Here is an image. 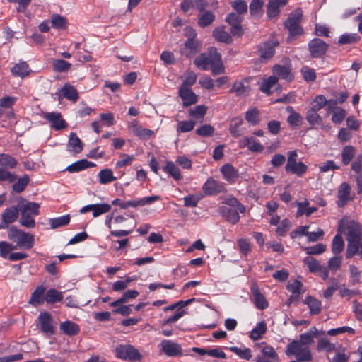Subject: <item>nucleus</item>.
Returning a JSON list of instances; mask_svg holds the SVG:
<instances>
[{
	"instance_id": "obj_54",
	"label": "nucleus",
	"mask_w": 362,
	"mask_h": 362,
	"mask_svg": "<svg viewBox=\"0 0 362 362\" xmlns=\"http://www.w3.org/2000/svg\"><path fill=\"white\" fill-rule=\"evenodd\" d=\"M30 181L29 176L28 175H24L23 177L18 179V180L15 182H13L12 189L13 192L16 193L22 192L27 185H28Z\"/></svg>"
},
{
	"instance_id": "obj_18",
	"label": "nucleus",
	"mask_w": 362,
	"mask_h": 362,
	"mask_svg": "<svg viewBox=\"0 0 362 362\" xmlns=\"http://www.w3.org/2000/svg\"><path fill=\"white\" fill-rule=\"evenodd\" d=\"M43 118L47 120L55 130L63 129L67 126L66 121L62 119V115L59 112H45L43 115Z\"/></svg>"
},
{
	"instance_id": "obj_17",
	"label": "nucleus",
	"mask_w": 362,
	"mask_h": 362,
	"mask_svg": "<svg viewBox=\"0 0 362 362\" xmlns=\"http://www.w3.org/2000/svg\"><path fill=\"white\" fill-rule=\"evenodd\" d=\"M279 45V42H265L259 44L257 47V52L262 61H267L270 59L275 53V47Z\"/></svg>"
},
{
	"instance_id": "obj_19",
	"label": "nucleus",
	"mask_w": 362,
	"mask_h": 362,
	"mask_svg": "<svg viewBox=\"0 0 362 362\" xmlns=\"http://www.w3.org/2000/svg\"><path fill=\"white\" fill-rule=\"evenodd\" d=\"M111 209V205L107 203L88 204L82 207L80 213L85 214L88 211L93 212L94 218L98 217L103 214L107 213Z\"/></svg>"
},
{
	"instance_id": "obj_49",
	"label": "nucleus",
	"mask_w": 362,
	"mask_h": 362,
	"mask_svg": "<svg viewBox=\"0 0 362 362\" xmlns=\"http://www.w3.org/2000/svg\"><path fill=\"white\" fill-rule=\"evenodd\" d=\"M33 215L26 213L25 211H21L20 224L26 228H33L35 226V221Z\"/></svg>"
},
{
	"instance_id": "obj_20",
	"label": "nucleus",
	"mask_w": 362,
	"mask_h": 362,
	"mask_svg": "<svg viewBox=\"0 0 362 362\" xmlns=\"http://www.w3.org/2000/svg\"><path fill=\"white\" fill-rule=\"evenodd\" d=\"M253 296V303L255 308L259 310H265L269 306V303L265 296L260 292L257 284H254L250 288Z\"/></svg>"
},
{
	"instance_id": "obj_12",
	"label": "nucleus",
	"mask_w": 362,
	"mask_h": 362,
	"mask_svg": "<svg viewBox=\"0 0 362 362\" xmlns=\"http://www.w3.org/2000/svg\"><path fill=\"white\" fill-rule=\"evenodd\" d=\"M251 78L244 77L241 80L235 81L230 89L228 90V93H234L237 97H245L249 95L250 92V86L248 85Z\"/></svg>"
},
{
	"instance_id": "obj_29",
	"label": "nucleus",
	"mask_w": 362,
	"mask_h": 362,
	"mask_svg": "<svg viewBox=\"0 0 362 362\" xmlns=\"http://www.w3.org/2000/svg\"><path fill=\"white\" fill-rule=\"evenodd\" d=\"M45 300V288L42 286H39L31 293L29 303L33 306L41 305Z\"/></svg>"
},
{
	"instance_id": "obj_22",
	"label": "nucleus",
	"mask_w": 362,
	"mask_h": 362,
	"mask_svg": "<svg viewBox=\"0 0 362 362\" xmlns=\"http://www.w3.org/2000/svg\"><path fill=\"white\" fill-rule=\"evenodd\" d=\"M179 96L182 100L183 106L185 107L195 104L198 100L197 95L192 91L191 88L180 87Z\"/></svg>"
},
{
	"instance_id": "obj_28",
	"label": "nucleus",
	"mask_w": 362,
	"mask_h": 362,
	"mask_svg": "<svg viewBox=\"0 0 362 362\" xmlns=\"http://www.w3.org/2000/svg\"><path fill=\"white\" fill-rule=\"evenodd\" d=\"M272 71L276 76H279L287 81H292L294 78L291 71V69L286 66L276 64L273 66Z\"/></svg>"
},
{
	"instance_id": "obj_50",
	"label": "nucleus",
	"mask_w": 362,
	"mask_h": 362,
	"mask_svg": "<svg viewBox=\"0 0 362 362\" xmlns=\"http://www.w3.org/2000/svg\"><path fill=\"white\" fill-rule=\"evenodd\" d=\"M51 23L52 26L57 30L66 29L68 25L66 18L59 14H53L51 16Z\"/></svg>"
},
{
	"instance_id": "obj_9",
	"label": "nucleus",
	"mask_w": 362,
	"mask_h": 362,
	"mask_svg": "<svg viewBox=\"0 0 362 362\" xmlns=\"http://www.w3.org/2000/svg\"><path fill=\"white\" fill-rule=\"evenodd\" d=\"M37 321L42 333L47 337L54 334L56 327L53 323L52 316L50 313L47 311L40 312L37 317Z\"/></svg>"
},
{
	"instance_id": "obj_36",
	"label": "nucleus",
	"mask_w": 362,
	"mask_h": 362,
	"mask_svg": "<svg viewBox=\"0 0 362 362\" xmlns=\"http://www.w3.org/2000/svg\"><path fill=\"white\" fill-rule=\"evenodd\" d=\"M309 205L310 203L307 200L304 202H297L298 209L296 211V217H300L304 214L307 217H309L313 213L315 212L317 210V207H310L309 206Z\"/></svg>"
},
{
	"instance_id": "obj_34",
	"label": "nucleus",
	"mask_w": 362,
	"mask_h": 362,
	"mask_svg": "<svg viewBox=\"0 0 362 362\" xmlns=\"http://www.w3.org/2000/svg\"><path fill=\"white\" fill-rule=\"evenodd\" d=\"M286 110L289 113L287 117L288 124L293 128L299 127L303 121V117L300 114L296 112L292 106H288Z\"/></svg>"
},
{
	"instance_id": "obj_10",
	"label": "nucleus",
	"mask_w": 362,
	"mask_h": 362,
	"mask_svg": "<svg viewBox=\"0 0 362 362\" xmlns=\"http://www.w3.org/2000/svg\"><path fill=\"white\" fill-rule=\"evenodd\" d=\"M128 129L141 140H148L155 135L154 131L144 128L138 119H133L127 122Z\"/></svg>"
},
{
	"instance_id": "obj_8",
	"label": "nucleus",
	"mask_w": 362,
	"mask_h": 362,
	"mask_svg": "<svg viewBox=\"0 0 362 362\" xmlns=\"http://www.w3.org/2000/svg\"><path fill=\"white\" fill-rule=\"evenodd\" d=\"M202 192L205 196H215L219 194L225 193L227 189L225 184L216 180L214 177H209L202 185Z\"/></svg>"
},
{
	"instance_id": "obj_62",
	"label": "nucleus",
	"mask_w": 362,
	"mask_h": 362,
	"mask_svg": "<svg viewBox=\"0 0 362 362\" xmlns=\"http://www.w3.org/2000/svg\"><path fill=\"white\" fill-rule=\"evenodd\" d=\"M346 115V112L344 109L340 107H334V113L331 120L335 124H340L345 119Z\"/></svg>"
},
{
	"instance_id": "obj_47",
	"label": "nucleus",
	"mask_w": 362,
	"mask_h": 362,
	"mask_svg": "<svg viewBox=\"0 0 362 362\" xmlns=\"http://www.w3.org/2000/svg\"><path fill=\"white\" fill-rule=\"evenodd\" d=\"M99 181L103 185L109 184L117 180V177L113 175V172L110 168L101 170L98 175Z\"/></svg>"
},
{
	"instance_id": "obj_26",
	"label": "nucleus",
	"mask_w": 362,
	"mask_h": 362,
	"mask_svg": "<svg viewBox=\"0 0 362 362\" xmlns=\"http://www.w3.org/2000/svg\"><path fill=\"white\" fill-rule=\"evenodd\" d=\"M346 258H351L355 255H360L362 258V238L347 241Z\"/></svg>"
},
{
	"instance_id": "obj_64",
	"label": "nucleus",
	"mask_w": 362,
	"mask_h": 362,
	"mask_svg": "<svg viewBox=\"0 0 362 362\" xmlns=\"http://www.w3.org/2000/svg\"><path fill=\"white\" fill-rule=\"evenodd\" d=\"M237 244L240 253L245 257H247L252 250V246L248 239L240 238L237 240Z\"/></svg>"
},
{
	"instance_id": "obj_39",
	"label": "nucleus",
	"mask_w": 362,
	"mask_h": 362,
	"mask_svg": "<svg viewBox=\"0 0 362 362\" xmlns=\"http://www.w3.org/2000/svg\"><path fill=\"white\" fill-rule=\"evenodd\" d=\"M278 82V78L276 76H270L267 79L262 80L259 83V90L267 95L272 93L271 88L276 84Z\"/></svg>"
},
{
	"instance_id": "obj_51",
	"label": "nucleus",
	"mask_w": 362,
	"mask_h": 362,
	"mask_svg": "<svg viewBox=\"0 0 362 362\" xmlns=\"http://www.w3.org/2000/svg\"><path fill=\"white\" fill-rule=\"evenodd\" d=\"M267 332V325L264 321L258 323L256 327L250 332V337L256 341L262 338V335Z\"/></svg>"
},
{
	"instance_id": "obj_42",
	"label": "nucleus",
	"mask_w": 362,
	"mask_h": 362,
	"mask_svg": "<svg viewBox=\"0 0 362 362\" xmlns=\"http://www.w3.org/2000/svg\"><path fill=\"white\" fill-rule=\"evenodd\" d=\"M215 18V15L212 11H205L199 16L198 25L200 28H206L213 23Z\"/></svg>"
},
{
	"instance_id": "obj_37",
	"label": "nucleus",
	"mask_w": 362,
	"mask_h": 362,
	"mask_svg": "<svg viewBox=\"0 0 362 362\" xmlns=\"http://www.w3.org/2000/svg\"><path fill=\"white\" fill-rule=\"evenodd\" d=\"M308 168V166L301 161L289 166H285V170L287 173L293 174L298 177H302L307 172Z\"/></svg>"
},
{
	"instance_id": "obj_38",
	"label": "nucleus",
	"mask_w": 362,
	"mask_h": 362,
	"mask_svg": "<svg viewBox=\"0 0 362 362\" xmlns=\"http://www.w3.org/2000/svg\"><path fill=\"white\" fill-rule=\"evenodd\" d=\"M264 0H252L249 6L250 15L256 18L262 17L264 13Z\"/></svg>"
},
{
	"instance_id": "obj_7",
	"label": "nucleus",
	"mask_w": 362,
	"mask_h": 362,
	"mask_svg": "<svg viewBox=\"0 0 362 362\" xmlns=\"http://www.w3.org/2000/svg\"><path fill=\"white\" fill-rule=\"evenodd\" d=\"M117 358L130 361H139L142 359V355L132 345L120 344L115 349Z\"/></svg>"
},
{
	"instance_id": "obj_58",
	"label": "nucleus",
	"mask_w": 362,
	"mask_h": 362,
	"mask_svg": "<svg viewBox=\"0 0 362 362\" xmlns=\"http://www.w3.org/2000/svg\"><path fill=\"white\" fill-rule=\"evenodd\" d=\"M344 248V241L341 235H336L332 240V251L334 254L341 253Z\"/></svg>"
},
{
	"instance_id": "obj_15",
	"label": "nucleus",
	"mask_w": 362,
	"mask_h": 362,
	"mask_svg": "<svg viewBox=\"0 0 362 362\" xmlns=\"http://www.w3.org/2000/svg\"><path fill=\"white\" fill-rule=\"evenodd\" d=\"M328 49V45L320 38H314L308 42V49L313 58L323 56Z\"/></svg>"
},
{
	"instance_id": "obj_11",
	"label": "nucleus",
	"mask_w": 362,
	"mask_h": 362,
	"mask_svg": "<svg viewBox=\"0 0 362 362\" xmlns=\"http://www.w3.org/2000/svg\"><path fill=\"white\" fill-rule=\"evenodd\" d=\"M161 351L168 357H180L183 355L180 344L170 339H163L160 344Z\"/></svg>"
},
{
	"instance_id": "obj_59",
	"label": "nucleus",
	"mask_w": 362,
	"mask_h": 362,
	"mask_svg": "<svg viewBox=\"0 0 362 362\" xmlns=\"http://www.w3.org/2000/svg\"><path fill=\"white\" fill-rule=\"evenodd\" d=\"M327 105V100L323 95H317L311 103L310 110L318 112Z\"/></svg>"
},
{
	"instance_id": "obj_56",
	"label": "nucleus",
	"mask_w": 362,
	"mask_h": 362,
	"mask_svg": "<svg viewBox=\"0 0 362 362\" xmlns=\"http://www.w3.org/2000/svg\"><path fill=\"white\" fill-rule=\"evenodd\" d=\"M228 349L235 354L241 359L249 361L252 356V351L250 348L245 347L242 349L237 346H230Z\"/></svg>"
},
{
	"instance_id": "obj_61",
	"label": "nucleus",
	"mask_w": 362,
	"mask_h": 362,
	"mask_svg": "<svg viewBox=\"0 0 362 362\" xmlns=\"http://www.w3.org/2000/svg\"><path fill=\"white\" fill-rule=\"evenodd\" d=\"M202 198L203 195L202 194H189L183 198L184 206L186 207H196Z\"/></svg>"
},
{
	"instance_id": "obj_33",
	"label": "nucleus",
	"mask_w": 362,
	"mask_h": 362,
	"mask_svg": "<svg viewBox=\"0 0 362 362\" xmlns=\"http://www.w3.org/2000/svg\"><path fill=\"white\" fill-rule=\"evenodd\" d=\"M60 330L65 334L74 337L77 335L80 332L79 326L70 320H66L60 324Z\"/></svg>"
},
{
	"instance_id": "obj_60",
	"label": "nucleus",
	"mask_w": 362,
	"mask_h": 362,
	"mask_svg": "<svg viewBox=\"0 0 362 362\" xmlns=\"http://www.w3.org/2000/svg\"><path fill=\"white\" fill-rule=\"evenodd\" d=\"M207 111V107L204 105H199L189 110V115L197 119H203Z\"/></svg>"
},
{
	"instance_id": "obj_46",
	"label": "nucleus",
	"mask_w": 362,
	"mask_h": 362,
	"mask_svg": "<svg viewBox=\"0 0 362 362\" xmlns=\"http://www.w3.org/2000/svg\"><path fill=\"white\" fill-rule=\"evenodd\" d=\"M259 110L257 107L249 109L245 112V119L252 126H255L259 124Z\"/></svg>"
},
{
	"instance_id": "obj_52",
	"label": "nucleus",
	"mask_w": 362,
	"mask_h": 362,
	"mask_svg": "<svg viewBox=\"0 0 362 362\" xmlns=\"http://www.w3.org/2000/svg\"><path fill=\"white\" fill-rule=\"evenodd\" d=\"M335 348V344L331 343L327 338L320 339L316 346L317 351H326L327 353L332 352Z\"/></svg>"
},
{
	"instance_id": "obj_21",
	"label": "nucleus",
	"mask_w": 362,
	"mask_h": 362,
	"mask_svg": "<svg viewBox=\"0 0 362 362\" xmlns=\"http://www.w3.org/2000/svg\"><path fill=\"white\" fill-rule=\"evenodd\" d=\"M223 179L229 184H233L239 177L238 170L230 163H226L220 168Z\"/></svg>"
},
{
	"instance_id": "obj_14",
	"label": "nucleus",
	"mask_w": 362,
	"mask_h": 362,
	"mask_svg": "<svg viewBox=\"0 0 362 362\" xmlns=\"http://www.w3.org/2000/svg\"><path fill=\"white\" fill-rule=\"evenodd\" d=\"M351 186L347 182H342L338 189L337 204L339 207L345 206L349 201L354 198V194L351 193Z\"/></svg>"
},
{
	"instance_id": "obj_40",
	"label": "nucleus",
	"mask_w": 362,
	"mask_h": 362,
	"mask_svg": "<svg viewBox=\"0 0 362 362\" xmlns=\"http://www.w3.org/2000/svg\"><path fill=\"white\" fill-rule=\"evenodd\" d=\"M243 124V119L240 117H236L231 119L229 124V132L232 136L239 137L243 134L240 126Z\"/></svg>"
},
{
	"instance_id": "obj_16",
	"label": "nucleus",
	"mask_w": 362,
	"mask_h": 362,
	"mask_svg": "<svg viewBox=\"0 0 362 362\" xmlns=\"http://www.w3.org/2000/svg\"><path fill=\"white\" fill-rule=\"evenodd\" d=\"M19 211L16 206H12L6 209L1 214V221L0 222V230L6 229L9 224L14 223L18 218Z\"/></svg>"
},
{
	"instance_id": "obj_63",
	"label": "nucleus",
	"mask_w": 362,
	"mask_h": 362,
	"mask_svg": "<svg viewBox=\"0 0 362 362\" xmlns=\"http://www.w3.org/2000/svg\"><path fill=\"white\" fill-rule=\"evenodd\" d=\"M326 245L323 243H317L313 246L305 247L303 250L310 255H317L322 254L326 250Z\"/></svg>"
},
{
	"instance_id": "obj_6",
	"label": "nucleus",
	"mask_w": 362,
	"mask_h": 362,
	"mask_svg": "<svg viewBox=\"0 0 362 362\" xmlns=\"http://www.w3.org/2000/svg\"><path fill=\"white\" fill-rule=\"evenodd\" d=\"M160 200V197L153 195L151 197H143L139 199L123 201L120 199H115L112 200V205L119 206L121 209H127L129 207L136 208L138 206H143L146 204H151L156 201Z\"/></svg>"
},
{
	"instance_id": "obj_31",
	"label": "nucleus",
	"mask_w": 362,
	"mask_h": 362,
	"mask_svg": "<svg viewBox=\"0 0 362 362\" xmlns=\"http://www.w3.org/2000/svg\"><path fill=\"white\" fill-rule=\"evenodd\" d=\"M95 164L86 159H81L73 163L66 167V170L69 173H78L89 168L95 167Z\"/></svg>"
},
{
	"instance_id": "obj_35",
	"label": "nucleus",
	"mask_w": 362,
	"mask_h": 362,
	"mask_svg": "<svg viewBox=\"0 0 362 362\" xmlns=\"http://www.w3.org/2000/svg\"><path fill=\"white\" fill-rule=\"evenodd\" d=\"M63 96L74 103H76L79 98L78 93L76 88L69 83H65L61 89Z\"/></svg>"
},
{
	"instance_id": "obj_24",
	"label": "nucleus",
	"mask_w": 362,
	"mask_h": 362,
	"mask_svg": "<svg viewBox=\"0 0 362 362\" xmlns=\"http://www.w3.org/2000/svg\"><path fill=\"white\" fill-rule=\"evenodd\" d=\"M346 229L347 230V241L362 238V228L357 222L354 221H349Z\"/></svg>"
},
{
	"instance_id": "obj_53",
	"label": "nucleus",
	"mask_w": 362,
	"mask_h": 362,
	"mask_svg": "<svg viewBox=\"0 0 362 362\" xmlns=\"http://www.w3.org/2000/svg\"><path fill=\"white\" fill-rule=\"evenodd\" d=\"M69 222L70 216L69 214L64 215L57 218H50L49 220L51 228L52 229L65 226L68 225Z\"/></svg>"
},
{
	"instance_id": "obj_43",
	"label": "nucleus",
	"mask_w": 362,
	"mask_h": 362,
	"mask_svg": "<svg viewBox=\"0 0 362 362\" xmlns=\"http://www.w3.org/2000/svg\"><path fill=\"white\" fill-rule=\"evenodd\" d=\"M163 170L177 181L180 180L182 177L179 168L173 161H167Z\"/></svg>"
},
{
	"instance_id": "obj_3",
	"label": "nucleus",
	"mask_w": 362,
	"mask_h": 362,
	"mask_svg": "<svg viewBox=\"0 0 362 362\" xmlns=\"http://www.w3.org/2000/svg\"><path fill=\"white\" fill-rule=\"evenodd\" d=\"M8 238L15 243L13 248L16 250H30L35 245L34 235L23 231L16 226H11L8 230Z\"/></svg>"
},
{
	"instance_id": "obj_23",
	"label": "nucleus",
	"mask_w": 362,
	"mask_h": 362,
	"mask_svg": "<svg viewBox=\"0 0 362 362\" xmlns=\"http://www.w3.org/2000/svg\"><path fill=\"white\" fill-rule=\"evenodd\" d=\"M238 211L236 209L226 206H221L218 208L219 214L232 224H236L239 221Z\"/></svg>"
},
{
	"instance_id": "obj_44",
	"label": "nucleus",
	"mask_w": 362,
	"mask_h": 362,
	"mask_svg": "<svg viewBox=\"0 0 362 362\" xmlns=\"http://www.w3.org/2000/svg\"><path fill=\"white\" fill-rule=\"evenodd\" d=\"M63 297V293L55 288H50L45 293V301L50 304L61 302Z\"/></svg>"
},
{
	"instance_id": "obj_45",
	"label": "nucleus",
	"mask_w": 362,
	"mask_h": 362,
	"mask_svg": "<svg viewBox=\"0 0 362 362\" xmlns=\"http://www.w3.org/2000/svg\"><path fill=\"white\" fill-rule=\"evenodd\" d=\"M356 154V148L351 145L345 146L341 151V161L344 165L350 163Z\"/></svg>"
},
{
	"instance_id": "obj_41",
	"label": "nucleus",
	"mask_w": 362,
	"mask_h": 362,
	"mask_svg": "<svg viewBox=\"0 0 362 362\" xmlns=\"http://www.w3.org/2000/svg\"><path fill=\"white\" fill-rule=\"evenodd\" d=\"M213 37L218 42L230 44L232 42V37L226 32L223 27H218L213 30Z\"/></svg>"
},
{
	"instance_id": "obj_57",
	"label": "nucleus",
	"mask_w": 362,
	"mask_h": 362,
	"mask_svg": "<svg viewBox=\"0 0 362 362\" xmlns=\"http://www.w3.org/2000/svg\"><path fill=\"white\" fill-rule=\"evenodd\" d=\"M360 40L361 37L357 33H345L339 37L338 43L347 45L358 42Z\"/></svg>"
},
{
	"instance_id": "obj_30",
	"label": "nucleus",
	"mask_w": 362,
	"mask_h": 362,
	"mask_svg": "<svg viewBox=\"0 0 362 362\" xmlns=\"http://www.w3.org/2000/svg\"><path fill=\"white\" fill-rule=\"evenodd\" d=\"M83 146V142L77 134L74 132H71L67 144L68 150L78 154L82 151Z\"/></svg>"
},
{
	"instance_id": "obj_1",
	"label": "nucleus",
	"mask_w": 362,
	"mask_h": 362,
	"mask_svg": "<svg viewBox=\"0 0 362 362\" xmlns=\"http://www.w3.org/2000/svg\"><path fill=\"white\" fill-rule=\"evenodd\" d=\"M317 335L318 331L315 327H313L308 332L300 334L299 340H293L287 345L285 351L286 356H295L299 361H311L313 360L311 351L308 346L303 347V345L313 343V339Z\"/></svg>"
},
{
	"instance_id": "obj_13",
	"label": "nucleus",
	"mask_w": 362,
	"mask_h": 362,
	"mask_svg": "<svg viewBox=\"0 0 362 362\" xmlns=\"http://www.w3.org/2000/svg\"><path fill=\"white\" fill-rule=\"evenodd\" d=\"M195 34L192 37H189L180 49L182 56L190 59L200 51L199 42L194 40Z\"/></svg>"
},
{
	"instance_id": "obj_27",
	"label": "nucleus",
	"mask_w": 362,
	"mask_h": 362,
	"mask_svg": "<svg viewBox=\"0 0 362 362\" xmlns=\"http://www.w3.org/2000/svg\"><path fill=\"white\" fill-rule=\"evenodd\" d=\"M303 303L309 308L310 315H318L322 310V303L318 299L308 295L303 300Z\"/></svg>"
},
{
	"instance_id": "obj_55",
	"label": "nucleus",
	"mask_w": 362,
	"mask_h": 362,
	"mask_svg": "<svg viewBox=\"0 0 362 362\" xmlns=\"http://www.w3.org/2000/svg\"><path fill=\"white\" fill-rule=\"evenodd\" d=\"M305 119L311 126L320 125L322 123V119L317 112L310 109L306 112Z\"/></svg>"
},
{
	"instance_id": "obj_32",
	"label": "nucleus",
	"mask_w": 362,
	"mask_h": 362,
	"mask_svg": "<svg viewBox=\"0 0 362 362\" xmlns=\"http://www.w3.org/2000/svg\"><path fill=\"white\" fill-rule=\"evenodd\" d=\"M11 71L14 76L23 78L30 74L31 69L27 62H20L11 68Z\"/></svg>"
},
{
	"instance_id": "obj_4",
	"label": "nucleus",
	"mask_w": 362,
	"mask_h": 362,
	"mask_svg": "<svg viewBox=\"0 0 362 362\" xmlns=\"http://www.w3.org/2000/svg\"><path fill=\"white\" fill-rule=\"evenodd\" d=\"M18 165L17 160L8 153H0V181L12 183L17 176L8 170L14 169Z\"/></svg>"
},
{
	"instance_id": "obj_5",
	"label": "nucleus",
	"mask_w": 362,
	"mask_h": 362,
	"mask_svg": "<svg viewBox=\"0 0 362 362\" xmlns=\"http://www.w3.org/2000/svg\"><path fill=\"white\" fill-rule=\"evenodd\" d=\"M303 21V11L300 8L294 9L284 21V25L289 35L293 37L301 35L303 33V29L300 25Z\"/></svg>"
},
{
	"instance_id": "obj_25",
	"label": "nucleus",
	"mask_w": 362,
	"mask_h": 362,
	"mask_svg": "<svg viewBox=\"0 0 362 362\" xmlns=\"http://www.w3.org/2000/svg\"><path fill=\"white\" fill-rule=\"evenodd\" d=\"M288 0H269L267 5V15L270 19L275 18L280 13V7L285 6Z\"/></svg>"
},
{
	"instance_id": "obj_48",
	"label": "nucleus",
	"mask_w": 362,
	"mask_h": 362,
	"mask_svg": "<svg viewBox=\"0 0 362 362\" xmlns=\"http://www.w3.org/2000/svg\"><path fill=\"white\" fill-rule=\"evenodd\" d=\"M52 64L53 70L59 73L66 72L71 67V64L64 59H53Z\"/></svg>"
},
{
	"instance_id": "obj_2",
	"label": "nucleus",
	"mask_w": 362,
	"mask_h": 362,
	"mask_svg": "<svg viewBox=\"0 0 362 362\" xmlns=\"http://www.w3.org/2000/svg\"><path fill=\"white\" fill-rule=\"evenodd\" d=\"M194 63L201 70L211 69L213 75L225 72L221 55L215 47H209L207 52L202 53L194 59Z\"/></svg>"
}]
</instances>
